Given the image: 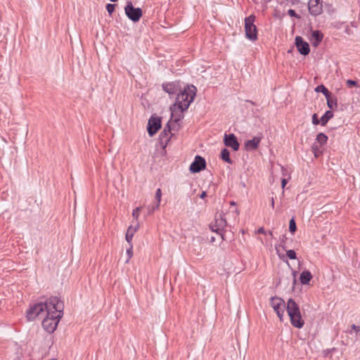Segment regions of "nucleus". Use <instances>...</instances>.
<instances>
[{
    "instance_id": "f257e3e1",
    "label": "nucleus",
    "mask_w": 360,
    "mask_h": 360,
    "mask_svg": "<svg viewBox=\"0 0 360 360\" xmlns=\"http://www.w3.org/2000/svg\"><path fill=\"white\" fill-rule=\"evenodd\" d=\"M48 313L44 316L42 326L48 333H53L57 328L60 319L63 316V303L57 297L50 298Z\"/></svg>"
},
{
    "instance_id": "f03ea898",
    "label": "nucleus",
    "mask_w": 360,
    "mask_h": 360,
    "mask_svg": "<svg viewBox=\"0 0 360 360\" xmlns=\"http://www.w3.org/2000/svg\"><path fill=\"white\" fill-rule=\"evenodd\" d=\"M195 96V91H180L175 103L171 107V121L177 123L184 118L183 112L188 109Z\"/></svg>"
},
{
    "instance_id": "7ed1b4c3",
    "label": "nucleus",
    "mask_w": 360,
    "mask_h": 360,
    "mask_svg": "<svg viewBox=\"0 0 360 360\" xmlns=\"http://www.w3.org/2000/svg\"><path fill=\"white\" fill-rule=\"evenodd\" d=\"M286 310L292 325L297 328H302L304 321L302 317L298 304L292 298L289 299L287 302Z\"/></svg>"
},
{
    "instance_id": "20e7f679",
    "label": "nucleus",
    "mask_w": 360,
    "mask_h": 360,
    "mask_svg": "<svg viewBox=\"0 0 360 360\" xmlns=\"http://www.w3.org/2000/svg\"><path fill=\"white\" fill-rule=\"evenodd\" d=\"M50 299L46 302H39L31 306L27 311V318L29 321L41 319L49 310Z\"/></svg>"
},
{
    "instance_id": "39448f33",
    "label": "nucleus",
    "mask_w": 360,
    "mask_h": 360,
    "mask_svg": "<svg viewBox=\"0 0 360 360\" xmlns=\"http://www.w3.org/2000/svg\"><path fill=\"white\" fill-rule=\"evenodd\" d=\"M255 22V16L254 15H250L245 18V36L252 41H255L257 39V30Z\"/></svg>"
},
{
    "instance_id": "423d86ee",
    "label": "nucleus",
    "mask_w": 360,
    "mask_h": 360,
    "mask_svg": "<svg viewBox=\"0 0 360 360\" xmlns=\"http://www.w3.org/2000/svg\"><path fill=\"white\" fill-rule=\"evenodd\" d=\"M271 305L277 314L280 321H282L285 309L286 308L285 301L281 297H273L271 298Z\"/></svg>"
},
{
    "instance_id": "0eeeda50",
    "label": "nucleus",
    "mask_w": 360,
    "mask_h": 360,
    "mask_svg": "<svg viewBox=\"0 0 360 360\" xmlns=\"http://www.w3.org/2000/svg\"><path fill=\"white\" fill-rule=\"evenodd\" d=\"M226 226V220L222 212H217L215 214L214 221L210 226L212 231L219 232Z\"/></svg>"
},
{
    "instance_id": "6e6552de",
    "label": "nucleus",
    "mask_w": 360,
    "mask_h": 360,
    "mask_svg": "<svg viewBox=\"0 0 360 360\" xmlns=\"http://www.w3.org/2000/svg\"><path fill=\"white\" fill-rule=\"evenodd\" d=\"M127 16L134 22H137L142 16V11L139 8H134L131 2H129L125 8Z\"/></svg>"
},
{
    "instance_id": "1a4fd4ad",
    "label": "nucleus",
    "mask_w": 360,
    "mask_h": 360,
    "mask_svg": "<svg viewBox=\"0 0 360 360\" xmlns=\"http://www.w3.org/2000/svg\"><path fill=\"white\" fill-rule=\"evenodd\" d=\"M205 160L202 157L197 155L195 158L194 162L191 165L189 169L193 173H197L205 169Z\"/></svg>"
},
{
    "instance_id": "9d476101",
    "label": "nucleus",
    "mask_w": 360,
    "mask_h": 360,
    "mask_svg": "<svg viewBox=\"0 0 360 360\" xmlns=\"http://www.w3.org/2000/svg\"><path fill=\"white\" fill-rule=\"evenodd\" d=\"M309 11L314 16L321 14L323 12L321 0H310L309 2Z\"/></svg>"
},
{
    "instance_id": "9b49d317",
    "label": "nucleus",
    "mask_w": 360,
    "mask_h": 360,
    "mask_svg": "<svg viewBox=\"0 0 360 360\" xmlns=\"http://www.w3.org/2000/svg\"><path fill=\"white\" fill-rule=\"evenodd\" d=\"M160 127V118L152 117L149 119L147 129L150 136H153Z\"/></svg>"
},
{
    "instance_id": "f8f14e48",
    "label": "nucleus",
    "mask_w": 360,
    "mask_h": 360,
    "mask_svg": "<svg viewBox=\"0 0 360 360\" xmlns=\"http://www.w3.org/2000/svg\"><path fill=\"white\" fill-rule=\"evenodd\" d=\"M295 45L298 50V51L302 55H307L310 51L309 44L304 41L301 37H296L295 38Z\"/></svg>"
},
{
    "instance_id": "ddd939ff",
    "label": "nucleus",
    "mask_w": 360,
    "mask_h": 360,
    "mask_svg": "<svg viewBox=\"0 0 360 360\" xmlns=\"http://www.w3.org/2000/svg\"><path fill=\"white\" fill-rule=\"evenodd\" d=\"M224 144L228 147L232 148L235 151L238 150L239 148V143L237 141L236 137L233 134H225Z\"/></svg>"
},
{
    "instance_id": "4468645a",
    "label": "nucleus",
    "mask_w": 360,
    "mask_h": 360,
    "mask_svg": "<svg viewBox=\"0 0 360 360\" xmlns=\"http://www.w3.org/2000/svg\"><path fill=\"white\" fill-rule=\"evenodd\" d=\"M323 38V34L321 31L315 30L312 31L309 41L312 46L316 47L319 45Z\"/></svg>"
},
{
    "instance_id": "2eb2a0df",
    "label": "nucleus",
    "mask_w": 360,
    "mask_h": 360,
    "mask_svg": "<svg viewBox=\"0 0 360 360\" xmlns=\"http://www.w3.org/2000/svg\"><path fill=\"white\" fill-rule=\"evenodd\" d=\"M139 227V224L137 222L134 226L131 225L127 228L126 235H125V239H126L127 242L128 243V244H132L131 242H132L134 235L138 231Z\"/></svg>"
},
{
    "instance_id": "dca6fc26",
    "label": "nucleus",
    "mask_w": 360,
    "mask_h": 360,
    "mask_svg": "<svg viewBox=\"0 0 360 360\" xmlns=\"http://www.w3.org/2000/svg\"><path fill=\"white\" fill-rule=\"evenodd\" d=\"M260 140V138L255 137L252 140L248 141L245 144L246 150H255L257 148Z\"/></svg>"
},
{
    "instance_id": "f3484780",
    "label": "nucleus",
    "mask_w": 360,
    "mask_h": 360,
    "mask_svg": "<svg viewBox=\"0 0 360 360\" xmlns=\"http://www.w3.org/2000/svg\"><path fill=\"white\" fill-rule=\"evenodd\" d=\"M312 278V275L309 271H303L300 276V280L302 284L307 285Z\"/></svg>"
},
{
    "instance_id": "a211bd4d",
    "label": "nucleus",
    "mask_w": 360,
    "mask_h": 360,
    "mask_svg": "<svg viewBox=\"0 0 360 360\" xmlns=\"http://www.w3.org/2000/svg\"><path fill=\"white\" fill-rule=\"evenodd\" d=\"M327 99V105L329 108L333 109L337 107V101L330 96V91H321Z\"/></svg>"
},
{
    "instance_id": "6ab92c4d",
    "label": "nucleus",
    "mask_w": 360,
    "mask_h": 360,
    "mask_svg": "<svg viewBox=\"0 0 360 360\" xmlns=\"http://www.w3.org/2000/svg\"><path fill=\"white\" fill-rule=\"evenodd\" d=\"M155 199L157 201V203L155 206H153L150 211H149V214L153 213L155 210H158L160 207V203L161 202L162 199V191L160 188H158L155 193Z\"/></svg>"
},
{
    "instance_id": "aec40b11",
    "label": "nucleus",
    "mask_w": 360,
    "mask_h": 360,
    "mask_svg": "<svg viewBox=\"0 0 360 360\" xmlns=\"http://www.w3.org/2000/svg\"><path fill=\"white\" fill-rule=\"evenodd\" d=\"M333 117V112L330 110H328L325 112V114L321 117V124L324 126L328 122L330 119Z\"/></svg>"
},
{
    "instance_id": "412c9836",
    "label": "nucleus",
    "mask_w": 360,
    "mask_h": 360,
    "mask_svg": "<svg viewBox=\"0 0 360 360\" xmlns=\"http://www.w3.org/2000/svg\"><path fill=\"white\" fill-rule=\"evenodd\" d=\"M230 153L229 151L224 148L221 152V158L223 160L226 162L227 163L231 164L232 162L231 160L229 158Z\"/></svg>"
},
{
    "instance_id": "4be33fe9",
    "label": "nucleus",
    "mask_w": 360,
    "mask_h": 360,
    "mask_svg": "<svg viewBox=\"0 0 360 360\" xmlns=\"http://www.w3.org/2000/svg\"><path fill=\"white\" fill-rule=\"evenodd\" d=\"M316 141L319 143L321 145H323L326 143L328 140V137L323 133H320L316 136Z\"/></svg>"
},
{
    "instance_id": "5701e85b",
    "label": "nucleus",
    "mask_w": 360,
    "mask_h": 360,
    "mask_svg": "<svg viewBox=\"0 0 360 360\" xmlns=\"http://www.w3.org/2000/svg\"><path fill=\"white\" fill-rule=\"evenodd\" d=\"M126 253H127V258L125 260V263H128L129 259L133 256V245H132V244H129V248L127 250Z\"/></svg>"
},
{
    "instance_id": "b1692460",
    "label": "nucleus",
    "mask_w": 360,
    "mask_h": 360,
    "mask_svg": "<svg viewBox=\"0 0 360 360\" xmlns=\"http://www.w3.org/2000/svg\"><path fill=\"white\" fill-rule=\"evenodd\" d=\"M163 88L165 90H171L172 89H176V88H178L179 90H184V91L186 90L185 86H184V87H181V86H177L174 84H167L165 86H163Z\"/></svg>"
},
{
    "instance_id": "393cba45",
    "label": "nucleus",
    "mask_w": 360,
    "mask_h": 360,
    "mask_svg": "<svg viewBox=\"0 0 360 360\" xmlns=\"http://www.w3.org/2000/svg\"><path fill=\"white\" fill-rule=\"evenodd\" d=\"M289 230L293 233L296 231V224L294 218H292L289 222Z\"/></svg>"
},
{
    "instance_id": "a878e982",
    "label": "nucleus",
    "mask_w": 360,
    "mask_h": 360,
    "mask_svg": "<svg viewBox=\"0 0 360 360\" xmlns=\"http://www.w3.org/2000/svg\"><path fill=\"white\" fill-rule=\"evenodd\" d=\"M286 255L290 259H296V253H295V252L293 250H288L286 252Z\"/></svg>"
},
{
    "instance_id": "bb28decb",
    "label": "nucleus",
    "mask_w": 360,
    "mask_h": 360,
    "mask_svg": "<svg viewBox=\"0 0 360 360\" xmlns=\"http://www.w3.org/2000/svg\"><path fill=\"white\" fill-rule=\"evenodd\" d=\"M141 210V207H136V209H134L133 210V212H132V216L136 220L138 221L139 219V212Z\"/></svg>"
},
{
    "instance_id": "cd10ccee",
    "label": "nucleus",
    "mask_w": 360,
    "mask_h": 360,
    "mask_svg": "<svg viewBox=\"0 0 360 360\" xmlns=\"http://www.w3.org/2000/svg\"><path fill=\"white\" fill-rule=\"evenodd\" d=\"M347 87L349 89L353 88V87H359L356 84V82L353 80H347Z\"/></svg>"
},
{
    "instance_id": "c85d7f7f",
    "label": "nucleus",
    "mask_w": 360,
    "mask_h": 360,
    "mask_svg": "<svg viewBox=\"0 0 360 360\" xmlns=\"http://www.w3.org/2000/svg\"><path fill=\"white\" fill-rule=\"evenodd\" d=\"M115 6L114 4H108L106 6V9L110 15H111L115 11Z\"/></svg>"
},
{
    "instance_id": "c756f323",
    "label": "nucleus",
    "mask_w": 360,
    "mask_h": 360,
    "mask_svg": "<svg viewBox=\"0 0 360 360\" xmlns=\"http://www.w3.org/2000/svg\"><path fill=\"white\" fill-rule=\"evenodd\" d=\"M312 122L315 125H317L319 123H321V119L320 120L318 119V117H317L316 114H314L313 115V116H312Z\"/></svg>"
},
{
    "instance_id": "7c9ffc66",
    "label": "nucleus",
    "mask_w": 360,
    "mask_h": 360,
    "mask_svg": "<svg viewBox=\"0 0 360 360\" xmlns=\"http://www.w3.org/2000/svg\"><path fill=\"white\" fill-rule=\"evenodd\" d=\"M312 150H313V151L314 153L315 157H318L319 156V148H318V147L314 145L312 146Z\"/></svg>"
},
{
    "instance_id": "2f4dec72",
    "label": "nucleus",
    "mask_w": 360,
    "mask_h": 360,
    "mask_svg": "<svg viewBox=\"0 0 360 360\" xmlns=\"http://www.w3.org/2000/svg\"><path fill=\"white\" fill-rule=\"evenodd\" d=\"M257 233H262V234H265L266 233V231L264 230V229L263 227H260L258 230H257Z\"/></svg>"
},
{
    "instance_id": "473e14b6",
    "label": "nucleus",
    "mask_w": 360,
    "mask_h": 360,
    "mask_svg": "<svg viewBox=\"0 0 360 360\" xmlns=\"http://www.w3.org/2000/svg\"><path fill=\"white\" fill-rule=\"evenodd\" d=\"M315 90H327V89L323 86V85H321V86H317Z\"/></svg>"
},
{
    "instance_id": "72a5a7b5",
    "label": "nucleus",
    "mask_w": 360,
    "mask_h": 360,
    "mask_svg": "<svg viewBox=\"0 0 360 360\" xmlns=\"http://www.w3.org/2000/svg\"><path fill=\"white\" fill-rule=\"evenodd\" d=\"M286 184H287V180L285 179H283L281 180V186L283 188L285 186Z\"/></svg>"
},
{
    "instance_id": "f704fd0d",
    "label": "nucleus",
    "mask_w": 360,
    "mask_h": 360,
    "mask_svg": "<svg viewBox=\"0 0 360 360\" xmlns=\"http://www.w3.org/2000/svg\"><path fill=\"white\" fill-rule=\"evenodd\" d=\"M206 195H207L206 192H205V191H203V192L201 193V195H200V198H205V197H206Z\"/></svg>"
},
{
    "instance_id": "c9c22d12",
    "label": "nucleus",
    "mask_w": 360,
    "mask_h": 360,
    "mask_svg": "<svg viewBox=\"0 0 360 360\" xmlns=\"http://www.w3.org/2000/svg\"><path fill=\"white\" fill-rule=\"evenodd\" d=\"M352 328H353L354 330H355L356 331H359V326H355V325H353V326H352Z\"/></svg>"
},
{
    "instance_id": "e433bc0d",
    "label": "nucleus",
    "mask_w": 360,
    "mask_h": 360,
    "mask_svg": "<svg viewBox=\"0 0 360 360\" xmlns=\"http://www.w3.org/2000/svg\"><path fill=\"white\" fill-rule=\"evenodd\" d=\"M288 13H289V14H290L291 16L294 15H295V11L291 10V9H290V10H289Z\"/></svg>"
},
{
    "instance_id": "4c0bfd02",
    "label": "nucleus",
    "mask_w": 360,
    "mask_h": 360,
    "mask_svg": "<svg viewBox=\"0 0 360 360\" xmlns=\"http://www.w3.org/2000/svg\"><path fill=\"white\" fill-rule=\"evenodd\" d=\"M271 206H272V207H274V198L271 199Z\"/></svg>"
},
{
    "instance_id": "58836bf2",
    "label": "nucleus",
    "mask_w": 360,
    "mask_h": 360,
    "mask_svg": "<svg viewBox=\"0 0 360 360\" xmlns=\"http://www.w3.org/2000/svg\"><path fill=\"white\" fill-rule=\"evenodd\" d=\"M231 205H236V202L232 201V202H231Z\"/></svg>"
},
{
    "instance_id": "ea45409f",
    "label": "nucleus",
    "mask_w": 360,
    "mask_h": 360,
    "mask_svg": "<svg viewBox=\"0 0 360 360\" xmlns=\"http://www.w3.org/2000/svg\"><path fill=\"white\" fill-rule=\"evenodd\" d=\"M112 2L117 1V0H110Z\"/></svg>"
},
{
    "instance_id": "a19ab883",
    "label": "nucleus",
    "mask_w": 360,
    "mask_h": 360,
    "mask_svg": "<svg viewBox=\"0 0 360 360\" xmlns=\"http://www.w3.org/2000/svg\"><path fill=\"white\" fill-rule=\"evenodd\" d=\"M269 235L272 236V232L271 231L269 232Z\"/></svg>"
}]
</instances>
